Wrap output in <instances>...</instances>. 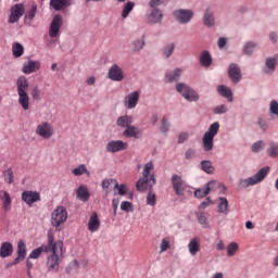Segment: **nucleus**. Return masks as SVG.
<instances>
[{
	"instance_id": "obj_50",
	"label": "nucleus",
	"mask_w": 278,
	"mask_h": 278,
	"mask_svg": "<svg viewBox=\"0 0 278 278\" xmlns=\"http://www.w3.org/2000/svg\"><path fill=\"white\" fill-rule=\"evenodd\" d=\"M264 147H266V143H264V141H256L255 143L252 144V152L260 153V151H262Z\"/></svg>"
},
{
	"instance_id": "obj_53",
	"label": "nucleus",
	"mask_w": 278,
	"mask_h": 278,
	"mask_svg": "<svg viewBox=\"0 0 278 278\" xmlns=\"http://www.w3.org/2000/svg\"><path fill=\"white\" fill-rule=\"evenodd\" d=\"M131 207H134V204H131L129 201H123L121 203L122 212H131Z\"/></svg>"
},
{
	"instance_id": "obj_19",
	"label": "nucleus",
	"mask_w": 278,
	"mask_h": 278,
	"mask_svg": "<svg viewBox=\"0 0 278 278\" xmlns=\"http://www.w3.org/2000/svg\"><path fill=\"white\" fill-rule=\"evenodd\" d=\"M155 168V165H153V162H148L144 166H143V173L142 176L150 179V181H152V184H150V188H153V186H155V184H157V180L155 179V174H151V172Z\"/></svg>"
},
{
	"instance_id": "obj_37",
	"label": "nucleus",
	"mask_w": 278,
	"mask_h": 278,
	"mask_svg": "<svg viewBox=\"0 0 278 278\" xmlns=\"http://www.w3.org/2000/svg\"><path fill=\"white\" fill-rule=\"evenodd\" d=\"M12 53L15 58H21L25 53V47L20 42H14L12 45Z\"/></svg>"
},
{
	"instance_id": "obj_25",
	"label": "nucleus",
	"mask_w": 278,
	"mask_h": 278,
	"mask_svg": "<svg viewBox=\"0 0 278 278\" xmlns=\"http://www.w3.org/2000/svg\"><path fill=\"white\" fill-rule=\"evenodd\" d=\"M123 136H124L125 138H135V139L138 140V138H140V136H141V132H140V130H139L138 127H136V126H134V125L130 124V126H128V127L124 130Z\"/></svg>"
},
{
	"instance_id": "obj_17",
	"label": "nucleus",
	"mask_w": 278,
	"mask_h": 278,
	"mask_svg": "<svg viewBox=\"0 0 278 278\" xmlns=\"http://www.w3.org/2000/svg\"><path fill=\"white\" fill-rule=\"evenodd\" d=\"M174 15L176 16L178 23L186 24L192 21V16H194V13L190 10L180 9L175 11Z\"/></svg>"
},
{
	"instance_id": "obj_26",
	"label": "nucleus",
	"mask_w": 278,
	"mask_h": 278,
	"mask_svg": "<svg viewBox=\"0 0 278 278\" xmlns=\"http://www.w3.org/2000/svg\"><path fill=\"white\" fill-rule=\"evenodd\" d=\"M68 5H71V0H50V8L55 12H60L64 8H68Z\"/></svg>"
},
{
	"instance_id": "obj_55",
	"label": "nucleus",
	"mask_w": 278,
	"mask_h": 278,
	"mask_svg": "<svg viewBox=\"0 0 278 278\" xmlns=\"http://www.w3.org/2000/svg\"><path fill=\"white\" fill-rule=\"evenodd\" d=\"M31 98L34 99V101H40L41 96H40V89L38 88V86L33 88Z\"/></svg>"
},
{
	"instance_id": "obj_62",
	"label": "nucleus",
	"mask_w": 278,
	"mask_h": 278,
	"mask_svg": "<svg viewBox=\"0 0 278 278\" xmlns=\"http://www.w3.org/2000/svg\"><path fill=\"white\" fill-rule=\"evenodd\" d=\"M26 268H27V276L29 278H34V276H31V269L34 268V263H31L30 261H27Z\"/></svg>"
},
{
	"instance_id": "obj_34",
	"label": "nucleus",
	"mask_w": 278,
	"mask_h": 278,
	"mask_svg": "<svg viewBox=\"0 0 278 278\" xmlns=\"http://www.w3.org/2000/svg\"><path fill=\"white\" fill-rule=\"evenodd\" d=\"M131 123H134V117H131L129 115H123V116L117 118L118 127L128 128L131 125Z\"/></svg>"
},
{
	"instance_id": "obj_18",
	"label": "nucleus",
	"mask_w": 278,
	"mask_h": 278,
	"mask_svg": "<svg viewBox=\"0 0 278 278\" xmlns=\"http://www.w3.org/2000/svg\"><path fill=\"white\" fill-rule=\"evenodd\" d=\"M228 75L232 84H238L242 79V72L240 71V66L236 63L230 64Z\"/></svg>"
},
{
	"instance_id": "obj_28",
	"label": "nucleus",
	"mask_w": 278,
	"mask_h": 278,
	"mask_svg": "<svg viewBox=\"0 0 278 278\" xmlns=\"http://www.w3.org/2000/svg\"><path fill=\"white\" fill-rule=\"evenodd\" d=\"M203 23H204L205 27H214L215 20H214V11H212V9L205 10Z\"/></svg>"
},
{
	"instance_id": "obj_45",
	"label": "nucleus",
	"mask_w": 278,
	"mask_h": 278,
	"mask_svg": "<svg viewBox=\"0 0 278 278\" xmlns=\"http://www.w3.org/2000/svg\"><path fill=\"white\" fill-rule=\"evenodd\" d=\"M238 249H240V247L236 242H231L230 244H228V247H227L228 257H233V255H236V253H238Z\"/></svg>"
},
{
	"instance_id": "obj_57",
	"label": "nucleus",
	"mask_w": 278,
	"mask_h": 278,
	"mask_svg": "<svg viewBox=\"0 0 278 278\" xmlns=\"http://www.w3.org/2000/svg\"><path fill=\"white\" fill-rule=\"evenodd\" d=\"M213 112L214 114H225L227 112V106H225V104L217 105Z\"/></svg>"
},
{
	"instance_id": "obj_5",
	"label": "nucleus",
	"mask_w": 278,
	"mask_h": 278,
	"mask_svg": "<svg viewBox=\"0 0 278 278\" xmlns=\"http://www.w3.org/2000/svg\"><path fill=\"white\" fill-rule=\"evenodd\" d=\"M218 129H220V124H218V122H215L208 127V130L204 134L202 139L204 151H212L214 149V138L218 134Z\"/></svg>"
},
{
	"instance_id": "obj_58",
	"label": "nucleus",
	"mask_w": 278,
	"mask_h": 278,
	"mask_svg": "<svg viewBox=\"0 0 278 278\" xmlns=\"http://www.w3.org/2000/svg\"><path fill=\"white\" fill-rule=\"evenodd\" d=\"M270 112L271 114H276V116H278V102L275 100L270 102Z\"/></svg>"
},
{
	"instance_id": "obj_3",
	"label": "nucleus",
	"mask_w": 278,
	"mask_h": 278,
	"mask_svg": "<svg viewBox=\"0 0 278 278\" xmlns=\"http://www.w3.org/2000/svg\"><path fill=\"white\" fill-rule=\"evenodd\" d=\"M68 220V211L64 206H56L51 214V225L55 231H62V225Z\"/></svg>"
},
{
	"instance_id": "obj_33",
	"label": "nucleus",
	"mask_w": 278,
	"mask_h": 278,
	"mask_svg": "<svg viewBox=\"0 0 278 278\" xmlns=\"http://www.w3.org/2000/svg\"><path fill=\"white\" fill-rule=\"evenodd\" d=\"M200 64L205 67L212 66V54L208 51L205 50L201 53Z\"/></svg>"
},
{
	"instance_id": "obj_52",
	"label": "nucleus",
	"mask_w": 278,
	"mask_h": 278,
	"mask_svg": "<svg viewBox=\"0 0 278 278\" xmlns=\"http://www.w3.org/2000/svg\"><path fill=\"white\" fill-rule=\"evenodd\" d=\"M112 184H116V179H113V178L104 179L102 181V190H105V192H108V190H110V186H112Z\"/></svg>"
},
{
	"instance_id": "obj_4",
	"label": "nucleus",
	"mask_w": 278,
	"mask_h": 278,
	"mask_svg": "<svg viewBox=\"0 0 278 278\" xmlns=\"http://www.w3.org/2000/svg\"><path fill=\"white\" fill-rule=\"evenodd\" d=\"M172 188L177 197H186L188 192H190V186L184 180V177H181L178 174H174L172 176Z\"/></svg>"
},
{
	"instance_id": "obj_63",
	"label": "nucleus",
	"mask_w": 278,
	"mask_h": 278,
	"mask_svg": "<svg viewBox=\"0 0 278 278\" xmlns=\"http://www.w3.org/2000/svg\"><path fill=\"white\" fill-rule=\"evenodd\" d=\"M164 3V0H150L149 5L150 8H157Z\"/></svg>"
},
{
	"instance_id": "obj_40",
	"label": "nucleus",
	"mask_w": 278,
	"mask_h": 278,
	"mask_svg": "<svg viewBox=\"0 0 278 278\" xmlns=\"http://www.w3.org/2000/svg\"><path fill=\"white\" fill-rule=\"evenodd\" d=\"M167 81L172 83V81H177V79H179V77H181V68H176L174 70V72H169L165 75Z\"/></svg>"
},
{
	"instance_id": "obj_7",
	"label": "nucleus",
	"mask_w": 278,
	"mask_h": 278,
	"mask_svg": "<svg viewBox=\"0 0 278 278\" xmlns=\"http://www.w3.org/2000/svg\"><path fill=\"white\" fill-rule=\"evenodd\" d=\"M62 15L58 14L53 17L49 27V36L51 40L47 42L48 47H55V39L58 40V38H60V29L62 28Z\"/></svg>"
},
{
	"instance_id": "obj_2",
	"label": "nucleus",
	"mask_w": 278,
	"mask_h": 278,
	"mask_svg": "<svg viewBox=\"0 0 278 278\" xmlns=\"http://www.w3.org/2000/svg\"><path fill=\"white\" fill-rule=\"evenodd\" d=\"M15 85L17 88L18 104L23 110H29V80L22 75L16 79Z\"/></svg>"
},
{
	"instance_id": "obj_44",
	"label": "nucleus",
	"mask_w": 278,
	"mask_h": 278,
	"mask_svg": "<svg viewBox=\"0 0 278 278\" xmlns=\"http://www.w3.org/2000/svg\"><path fill=\"white\" fill-rule=\"evenodd\" d=\"M267 153L270 157H277L278 155V142H270Z\"/></svg>"
},
{
	"instance_id": "obj_16",
	"label": "nucleus",
	"mask_w": 278,
	"mask_h": 278,
	"mask_svg": "<svg viewBox=\"0 0 278 278\" xmlns=\"http://www.w3.org/2000/svg\"><path fill=\"white\" fill-rule=\"evenodd\" d=\"M37 71H40V61L28 59V61L23 64L22 73H24V75H31V73H37Z\"/></svg>"
},
{
	"instance_id": "obj_48",
	"label": "nucleus",
	"mask_w": 278,
	"mask_h": 278,
	"mask_svg": "<svg viewBox=\"0 0 278 278\" xmlns=\"http://www.w3.org/2000/svg\"><path fill=\"white\" fill-rule=\"evenodd\" d=\"M114 190H117L119 197H125L127 194V186L126 185H118V181H115Z\"/></svg>"
},
{
	"instance_id": "obj_14",
	"label": "nucleus",
	"mask_w": 278,
	"mask_h": 278,
	"mask_svg": "<svg viewBox=\"0 0 278 278\" xmlns=\"http://www.w3.org/2000/svg\"><path fill=\"white\" fill-rule=\"evenodd\" d=\"M140 101V91H132L124 98V105L127 110H134Z\"/></svg>"
},
{
	"instance_id": "obj_32",
	"label": "nucleus",
	"mask_w": 278,
	"mask_h": 278,
	"mask_svg": "<svg viewBox=\"0 0 278 278\" xmlns=\"http://www.w3.org/2000/svg\"><path fill=\"white\" fill-rule=\"evenodd\" d=\"M162 16L160 9L153 8L148 18L150 23H162Z\"/></svg>"
},
{
	"instance_id": "obj_30",
	"label": "nucleus",
	"mask_w": 278,
	"mask_h": 278,
	"mask_svg": "<svg viewBox=\"0 0 278 278\" xmlns=\"http://www.w3.org/2000/svg\"><path fill=\"white\" fill-rule=\"evenodd\" d=\"M151 184H153L151 178H146L143 176L142 178H139V180L137 181L136 188L139 192H144L147 188H149V186L151 187Z\"/></svg>"
},
{
	"instance_id": "obj_9",
	"label": "nucleus",
	"mask_w": 278,
	"mask_h": 278,
	"mask_svg": "<svg viewBox=\"0 0 278 278\" xmlns=\"http://www.w3.org/2000/svg\"><path fill=\"white\" fill-rule=\"evenodd\" d=\"M217 188H223L224 192L227 190L225 185L218 184L215 180H211L204 188L194 191L195 199H203L210 194V192L216 190Z\"/></svg>"
},
{
	"instance_id": "obj_27",
	"label": "nucleus",
	"mask_w": 278,
	"mask_h": 278,
	"mask_svg": "<svg viewBox=\"0 0 278 278\" xmlns=\"http://www.w3.org/2000/svg\"><path fill=\"white\" fill-rule=\"evenodd\" d=\"M14 247L10 242H3L0 247V257L5 258L12 256Z\"/></svg>"
},
{
	"instance_id": "obj_54",
	"label": "nucleus",
	"mask_w": 278,
	"mask_h": 278,
	"mask_svg": "<svg viewBox=\"0 0 278 278\" xmlns=\"http://www.w3.org/2000/svg\"><path fill=\"white\" fill-rule=\"evenodd\" d=\"M169 128H170V123L166 121V117H163L161 121V131H163V134H166V131H168Z\"/></svg>"
},
{
	"instance_id": "obj_31",
	"label": "nucleus",
	"mask_w": 278,
	"mask_h": 278,
	"mask_svg": "<svg viewBox=\"0 0 278 278\" xmlns=\"http://www.w3.org/2000/svg\"><path fill=\"white\" fill-rule=\"evenodd\" d=\"M217 212L219 214H229V201H227V198L218 199Z\"/></svg>"
},
{
	"instance_id": "obj_56",
	"label": "nucleus",
	"mask_w": 278,
	"mask_h": 278,
	"mask_svg": "<svg viewBox=\"0 0 278 278\" xmlns=\"http://www.w3.org/2000/svg\"><path fill=\"white\" fill-rule=\"evenodd\" d=\"M147 204L155 205V194L153 193V191H149V193L147 195Z\"/></svg>"
},
{
	"instance_id": "obj_60",
	"label": "nucleus",
	"mask_w": 278,
	"mask_h": 278,
	"mask_svg": "<svg viewBox=\"0 0 278 278\" xmlns=\"http://www.w3.org/2000/svg\"><path fill=\"white\" fill-rule=\"evenodd\" d=\"M135 51H140V49H143L144 47V41L142 40H136L134 42Z\"/></svg>"
},
{
	"instance_id": "obj_36",
	"label": "nucleus",
	"mask_w": 278,
	"mask_h": 278,
	"mask_svg": "<svg viewBox=\"0 0 278 278\" xmlns=\"http://www.w3.org/2000/svg\"><path fill=\"white\" fill-rule=\"evenodd\" d=\"M72 173L75 175V177H81V175H87V177H90V170H88L85 164L74 168Z\"/></svg>"
},
{
	"instance_id": "obj_24",
	"label": "nucleus",
	"mask_w": 278,
	"mask_h": 278,
	"mask_svg": "<svg viewBox=\"0 0 278 278\" xmlns=\"http://www.w3.org/2000/svg\"><path fill=\"white\" fill-rule=\"evenodd\" d=\"M50 247H51V243H49V237H48V243L42 244L41 247L33 250L29 254V258L30 260H38V257H40V255H42V253H49Z\"/></svg>"
},
{
	"instance_id": "obj_11",
	"label": "nucleus",
	"mask_w": 278,
	"mask_h": 278,
	"mask_svg": "<svg viewBox=\"0 0 278 278\" xmlns=\"http://www.w3.org/2000/svg\"><path fill=\"white\" fill-rule=\"evenodd\" d=\"M24 14H25V7L21 3L14 4L10 10L8 22L11 25H14V23H18L21 21Z\"/></svg>"
},
{
	"instance_id": "obj_12",
	"label": "nucleus",
	"mask_w": 278,
	"mask_h": 278,
	"mask_svg": "<svg viewBox=\"0 0 278 278\" xmlns=\"http://www.w3.org/2000/svg\"><path fill=\"white\" fill-rule=\"evenodd\" d=\"M129 144L123 140H112L106 143V151L109 153H118L119 151H127Z\"/></svg>"
},
{
	"instance_id": "obj_39",
	"label": "nucleus",
	"mask_w": 278,
	"mask_h": 278,
	"mask_svg": "<svg viewBox=\"0 0 278 278\" xmlns=\"http://www.w3.org/2000/svg\"><path fill=\"white\" fill-rule=\"evenodd\" d=\"M135 7H136V3L131 1L126 2L123 7L122 17L127 18V16L131 14V11L134 10Z\"/></svg>"
},
{
	"instance_id": "obj_51",
	"label": "nucleus",
	"mask_w": 278,
	"mask_h": 278,
	"mask_svg": "<svg viewBox=\"0 0 278 278\" xmlns=\"http://www.w3.org/2000/svg\"><path fill=\"white\" fill-rule=\"evenodd\" d=\"M198 220H199L200 225H202V227H204L205 229H207V227H210V224L207 223V216L205 215V213H200L198 215Z\"/></svg>"
},
{
	"instance_id": "obj_13",
	"label": "nucleus",
	"mask_w": 278,
	"mask_h": 278,
	"mask_svg": "<svg viewBox=\"0 0 278 278\" xmlns=\"http://www.w3.org/2000/svg\"><path fill=\"white\" fill-rule=\"evenodd\" d=\"M22 201L31 207L34 203H38L40 201V192L26 190L22 193Z\"/></svg>"
},
{
	"instance_id": "obj_61",
	"label": "nucleus",
	"mask_w": 278,
	"mask_h": 278,
	"mask_svg": "<svg viewBox=\"0 0 278 278\" xmlns=\"http://www.w3.org/2000/svg\"><path fill=\"white\" fill-rule=\"evenodd\" d=\"M258 126L263 131H266L268 129V123H266V119L260 118Z\"/></svg>"
},
{
	"instance_id": "obj_23",
	"label": "nucleus",
	"mask_w": 278,
	"mask_h": 278,
	"mask_svg": "<svg viewBox=\"0 0 278 278\" xmlns=\"http://www.w3.org/2000/svg\"><path fill=\"white\" fill-rule=\"evenodd\" d=\"M76 197L79 201H83V203H86L90 200V191L88 190V187L86 185H81L76 190Z\"/></svg>"
},
{
	"instance_id": "obj_6",
	"label": "nucleus",
	"mask_w": 278,
	"mask_h": 278,
	"mask_svg": "<svg viewBox=\"0 0 278 278\" xmlns=\"http://www.w3.org/2000/svg\"><path fill=\"white\" fill-rule=\"evenodd\" d=\"M270 167L261 168L254 176L248 179H241L239 182V188H249V186H256V184H262L264 179H266V175H268Z\"/></svg>"
},
{
	"instance_id": "obj_47",
	"label": "nucleus",
	"mask_w": 278,
	"mask_h": 278,
	"mask_svg": "<svg viewBox=\"0 0 278 278\" xmlns=\"http://www.w3.org/2000/svg\"><path fill=\"white\" fill-rule=\"evenodd\" d=\"M174 51L175 43H168L167 46H165V48H163V55H165V58H170Z\"/></svg>"
},
{
	"instance_id": "obj_38",
	"label": "nucleus",
	"mask_w": 278,
	"mask_h": 278,
	"mask_svg": "<svg viewBox=\"0 0 278 278\" xmlns=\"http://www.w3.org/2000/svg\"><path fill=\"white\" fill-rule=\"evenodd\" d=\"M265 66H266L265 73H275V68L277 67V59L267 58L265 62Z\"/></svg>"
},
{
	"instance_id": "obj_22",
	"label": "nucleus",
	"mask_w": 278,
	"mask_h": 278,
	"mask_svg": "<svg viewBox=\"0 0 278 278\" xmlns=\"http://www.w3.org/2000/svg\"><path fill=\"white\" fill-rule=\"evenodd\" d=\"M100 227L101 220L99 219V215H97V212H93L88 222V229L91 231V233H94V231H99Z\"/></svg>"
},
{
	"instance_id": "obj_42",
	"label": "nucleus",
	"mask_w": 278,
	"mask_h": 278,
	"mask_svg": "<svg viewBox=\"0 0 278 278\" xmlns=\"http://www.w3.org/2000/svg\"><path fill=\"white\" fill-rule=\"evenodd\" d=\"M2 175L4 177V181L9 185L14 184V170L9 167L8 169L2 172Z\"/></svg>"
},
{
	"instance_id": "obj_29",
	"label": "nucleus",
	"mask_w": 278,
	"mask_h": 278,
	"mask_svg": "<svg viewBox=\"0 0 278 278\" xmlns=\"http://www.w3.org/2000/svg\"><path fill=\"white\" fill-rule=\"evenodd\" d=\"M190 255H197L201 251V243L199 242V238H193L190 240L188 244Z\"/></svg>"
},
{
	"instance_id": "obj_15",
	"label": "nucleus",
	"mask_w": 278,
	"mask_h": 278,
	"mask_svg": "<svg viewBox=\"0 0 278 278\" xmlns=\"http://www.w3.org/2000/svg\"><path fill=\"white\" fill-rule=\"evenodd\" d=\"M109 79L111 81H123L125 79V72L117 64H113L109 70Z\"/></svg>"
},
{
	"instance_id": "obj_8",
	"label": "nucleus",
	"mask_w": 278,
	"mask_h": 278,
	"mask_svg": "<svg viewBox=\"0 0 278 278\" xmlns=\"http://www.w3.org/2000/svg\"><path fill=\"white\" fill-rule=\"evenodd\" d=\"M176 90L184 97V99H186V101H189L190 103L197 102L200 99L199 93L184 83H177Z\"/></svg>"
},
{
	"instance_id": "obj_10",
	"label": "nucleus",
	"mask_w": 278,
	"mask_h": 278,
	"mask_svg": "<svg viewBox=\"0 0 278 278\" xmlns=\"http://www.w3.org/2000/svg\"><path fill=\"white\" fill-rule=\"evenodd\" d=\"M35 131L37 136H40V138H43V140L51 139L55 134V130L53 129V125L49 122H42L39 125H37V128Z\"/></svg>"
},
{
	"instance_id": "obj_59",
	"label": "nucleus",
	"mask_w": 278,
	"mask_h": 278,
	"mask_svg": "<svg viewBox=\"0 0 278 278\" xmlns=\"http://www.w3.org/2000/svg\"><path fill=\"white\" fill-rule=\"evenodd\" d=\"M194 155H197V152L194 151V149H189L185 153L186 160H192V157H194Z\"/></svg>"
},
{
	"instance_id": "obj_64",
	"label": "nucleus",
	"mask_w": 278,
	"mask_h": 278,
	"mask_svg": "<svg viewBox=\"0 0 278 278\" xmlns=\"http://www.w3.org/2000/svg\"><path fill=\"white\" fill-rule=\"evenodd\" d=\"M188 132H182L179 135V138H178V142L179 144H184V142H186V140H188Z\"/></svg>"
},
{
	"instance_id": "obj_46",
	"label": "nucleus",
	"mask_w": 278,
	"mask_h": 278,
	"mask_svg": "<svg viewBox=\"0 0 278 278\" xmlns=\"http://www.w3.org/2000/svg\"><path fill=\"white\" fill-rule=\"evenodd\" d=\"M160 253H166V251L168 249H170V239L169 238H164L162 239L161 241V244H160Z\"/></svg>"
},
{
	"instance_id": "obj_20",
	"label": "nucleus",
	"mask_w": 278,
	"mask_h": 278,
	"mask_svg": "<svg viewBox=\"0 0 278 278\" xmlns=\"http://www.w3.org/2000/svg\"><path fill=\"white\" fill-rule=\"evenodd\" d=\"M0 201L2 202L3 212H10L12 210V197L5 190H0Z\"/></svg>"
},
{
	"instance_id": "obj_35",
	"label": "nucleus",
	"mask_w": 278,
	"mask_h": 278,
	"mask_svg": "<svg viewBox=\"0 0 278 278\" xmlns=\"http://www.w3.org/2000/svg\"><path fill=\"white\" fill-rule=\"evenodd\" d=\"M217 92L225 97L226 99H229V101H233L231 89L229 87H226L225 85H220L217 88Z\"/></svg>"
},
{
	"instance_id": "obj_43",
	"label": "nucleus",
	"mask_w": 278,
	"mask_h": 278,
	"mask_svg": "<svg viewBox=\"0 0 278 278\" xmlns=\"http://www.w3.org/2000/svg\"><path fill=\"white\" fill-rule=\"evenodd\" d=\"M201 168L202 170H204V173H207V175H212V173H214V166H212V161H202Z\"/></svg>"
},
{
	"instance_id": "obj_21",
	"label": "nucleus",
	"mask_w": 278,
	"mask_h": 278,
	"mask_svg": "<svg viewBox=\"0 0 278 278\" xmlns=\"http://www.w3.org/2000/svg\"><path fill=\"white\" fill-rule=\"evenodd\" d=\"M27 256V245L23 240H20L17 243V257L14 260L13 265L20 264Z\"/></svg>"
},
{
	"instance_id": "obj_1",
	"label": "nucleus",
	"mask_w": 278,
	"mask_h": 278,
	"mask_svg": "<svg viewBox=\"0 0 278 278\" xmlns=\"http://www.w3.org/2000/svg\"><path fill=\"white\" fill-rule=\"evenodd\" d=\"M49 255L47 256V268L50 273L60 270V261L64 260V242L54 241L53 236L49 235Z\"/></svg>"
},
{
	"instance_id": "obj_41",
	"label": "nucleus",
	"mask_w": 278,
	"mask_h": 278,
	"mask_svg": "<svg viewBox=\"0 0 278 278\" xmlns=\"http://www.w3.org/2000/svg\"><path fill=\"white\" fill-rule=\"evenodd\" d=\"M257 47V43L253 41H248L243 46V53L244 55H253V51H255V48Z\"/></svg>"
},
{
	"instance_id": "obj_49",
	"label": "nucleus",
	"mask_w": 278,
	"mask_h": 278,
	"mask_svg": "<svg viewBox=\"0 0 278 278\" xmlns=\"http://www.w3.org/2000/svg\"><path fill=\"white\" fill-rule=\"evenodd\" d=\"M37 5H33L31 9L25 14V21H33L36 17Z\"/></svg>"
}]
</instances>
